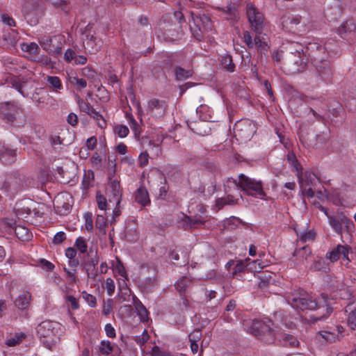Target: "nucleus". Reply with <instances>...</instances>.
Returning a JSON list of instances; mask_svg holds the SVG:
<instances>
[{"label": "nucleus", "instance_id": "f257e3e1", "mask_svg": "<svg viewBox=\"0 0 356 356\" xmlns=\"http://www.w3.org/2000/svg\"><path fill=\"white\" fill-rule=\"evenodd\" d=\"M244 329L266 344H272L277 340L280 346L291 348L298 347L300 342L293 335L283 333L275 329L270 321L248 319L243 321Z\"/></svg>", "mask_w": 356, "mask_h": 356}, {"label": "nucleus", "instance_id": "f03ea898", "mask_svg": "<svg viewBox=\"0 0 356 356\" xmlns=\"http://www.w3.org/2000/svg\"><path fill=\"white\" fill-rule=\"evenodd\" d=\"M322 41L309 42L306 47V54L316 74L323 80L330 81L333 74L329 51Z\"/></svg>", "mask_w": 356, "mask_h": 356}, {"label": "nucleus", "instance_id": "7ed1b4c3", "mask_svg": "<svg viewBox=\"0 0 356 356\" xmlns=\"http://www.w3.org/2000/svg\"><path fill=\"white\" fill-rule=\"evenodd\" d=\"M287 302L296 310L305 311L306 309H321L325 312L321 315L315 317L314 321H320L327 318L332 312V308L329 303L328 296L325 293H321L318 300H313L312 298L305 292L292 293L286 298Z\"/></svg>", "mask_w": 356, "mask_h": 356}, {"label": "nucleus", "instance_id": "20e7f679", "mask_svg": "<svg viewBox=\"0 0 356 356\" xmlns=\"http://www.w3.org/2000/svg\"><path fill=\"white\" fill-rule=\"evenodd\" d=\"M23 106L15 101L0 102V121L12 127H24L26 118Z\"/></svg>", "mask_w": 356, "mask_h": 356}, {"label": "nucleus", "instance_id": "39448f33", "mask_svg": "<svg viewBox=\"0 0 356 356\" xmlns=\"http://www.w3.org/2000/svg\"><path fill=\"white\" fill-rule=\"evenodd\" d=\"M234 182L248 195L258 197L261 200L266 199V194L264 192L261 181H257L243 174H241L238 176V181L237 182L236 180H234Z\"/></svg>", "mask_w": 356, "mask_h": 356}, {"label": "nucleus", "instance_id": "423d86ee", "mask_svg": "<svg viewBox=\"0 0 356 356\" xmlns=\"http://www.w3.org/2000/svg\"><path fill=\"white\" fill-rule=\"evenodd\" d=\"M24 181L18 173L9 174L0 177V191L9 197H14L22 190Z\"/></svg>", "mask_w": 356, "mask_h": 356}, {"label": "nucleus", "instance_id": "0eeeda50", "mask_svg": "<svg viewBox=\"0 0 356 356\" xmlns=\"http://www.w3.org/2000/svg\"><path fill=\"white\" fill-rule=\"evenodd\" d=\"M213 27L211 19L207 15L193 16V24H190L191 33L197 40H202L205 34L211 31Z\"/></svg>", "mask_w": 356, "mask_h": 356}, {"label": "nucleus", "instance_id": "6e6552de", "mask_svg": "<svg viewBox=\"0 0 356 356\" xmlns=\"http://www.w3.org/2000/svg\"><path fill=\"white\" fill-rule=\"evenodd\" d=\"M246 15L252 29L257 33H261L264 27V16L252 3L246 6Z\"/></svg>", "mask_w": 356, "mask_h": 356}, {"label": "nucleus", "instance_id": "1a4fd4ad", "mask_svg": "<svg viewBox=\"0 0 356 356\" xmlns=\"http://www.w3.org/2000/svg\"><path fill=\"white\" fill-rule=\"evenodd\" d=\"M59 325L56 322L50 321H45L40 323L36 327V332L38 336L42 339H52L57 333V327ZM42 343L49 348H50L51 341L48 339H44Z\"/></svg>", "mask_w": 356, "mask_h": 356}, {"label": "nucleus", "instance_id": "9d476101", "mask_svg": "<svg viewBox=\"0 0 356 356\" xmlns=\"http://www.w3.org/2000/svg\"><path fill=\"white\" fill-rule=\"evenodd\" d=\"M65 256L68 259V264L71 267L83 266L86 269L88 276H89L87 264L88 261L89 254L81 253L77 252L74 248H67L65 250Z\"/></svg>", "mask_w": 356, "mask_h": 356}, {"label": "nucleus", "instance_id": "9b49d317", "mask_svg": "<svg viewBox=\"0 0 356 356\" xmlns=\"http://www.w3.org/2000/svg\"><path fill=\"white\" fill-rule=\"evenodd\" d=\"M234 134L241 140H250L256 132L255 124L249 120H243L235 124Z\"/></svg>", "mask_w": 356, "mask_h": 356}, {"label": "nucleus", "instance_id": "f8f14e48", "mask_svg": "<svg viewBox=\"0 0 356 356\" xmlns=\"http://www.w3.org/2000/svg\"><path fill=\"white\" fill-rule=\"evenodd\" d=\"M168 108V104L164 100L152 99L147 102V113L154 118L164 116Z\"/></svg>", "mask_w": 356, "mask_h": 356}, {"label": "nucleus", "instance_id": "ddd939ff", "mask_svg": "<svg viewBox=\"0 0 356 356\" xmlns=\"http://www.w3.org/2000/svg\"><path fill=\"white\" fill-rule=\"evenodd\" d=\"M24 16L26 21L31 25L38 23L39 10L37 1L26 0L23 5Z\"/></svg>", "mask_w": 356, "mask_h": 356}, {"label": "nucleus", "instance_id": "4468645a", "mask_svg": "<svg viewBox=\"0 0 356 356\" xmlns=\"http://www.w3.org/2000/svg\"><path fill=\"white\" fill-rule=\"evenodd\" d=\"M243 41L249 49L256 48L257 51L262 54L267 51L268 47L265 41H263L260 36H255L254 40L249 31H244L243 34Z\"/></svg>", "mask_w": 356, "mask_h": 356}, {"label": "nucleus", "instance_id": "2eb2a0df", "mask_svg": "<svg viewBox=\"0 0 356 356\" xmlns=\"http://www.w3.org/2000/svg\"><path fill=\"white\" fill-rule=\"evenodd\" d=\"M350 253H352L350 247L347 245H338L332 251L326 254V258L332 262L337 261L339 259L350 261V259L348 257Z\"/></svg>", "mask_w": 356, "mask_h": 356}, {"label": "nucleus", "instance_id": "dca6fc26", "mask_svg": "<svg viewBox=\"0 0 356 356\" xmlns=\"http://www.w3.org/2000/svg\"><path fill=\"white\" fill-rule=\"evenodd\" d=\"M69 198L70 197L66 194H60L55 197L54 207L58 214L65 216L70 212L71 204L68 202Z\"/></svg>", "mask_w": 356, "mask_h": 356}, {"label": "nucleus", "instance_id": "f3484780", "mask_svg": "<svg viewBox=\"0 0 356 356\" xmlns=\"http://www.w3.org/2000/svg\"><path fill=\"white\" fill-rule=\"evenodd\" d=\"M2 47L3 49L13 51L18 41V33L13 29L4 31L2 35Z\"/></svg>", "mask_w": 356, "mask_h": 356}, {"label": "nucleus", "instance_id": "a211bd4d", "mask_svg": "<svg viewBox=\"0 0 356 356\" xmlns=\"http://www.w3.org/2000/svg\"><path fill=\"white\" fill-rule=\"evenodd\" d=\"M108 190L110 193L109 201L115 202L116 205L120 204L122 200V191L120 181L116 179H112V178L109 177Z\"/></svg>", "mask_w": 356, "mask_h": 356}, {"label": "nucleus", "instance_id": "6ab92c4d", "mask_svg": "<svg viewBox=\"0 0 356 356\" xmlns=\"http://www.w3.org/2000/svg\"><path fill=\"white\" fill-rule=\"evenodd\" d=\"M301 16L286 15L282 18L283 29L289 32H295L298 30V26L300 24Z\"/></svg>", "mask_w": 356, "mask_h": 356}, {"label": "nucleus", "instance_id": "aec40b11", "mask_svg": "<svg viewBox=\"0 0 356 356\" xmlns=\"http://www.w3.org/2000/svg\"><path fill=\"white\" fill-rule=\"evenodd\" d=\"M298 179L300 188H303L304 187L313 188L320 182L319 178L317 177L314 173L307 171L302 173L300 176H298Z\"/></svg>", "mask_w": 356, "mask_h": 356}, {"label": "nucleus", "instance_id": "412c9836", "mask_svg": "<svg viewBox=\"0 0 356 356\" xmlns=\"http://www.w3.org/2000/svg\"><path fill=\"white\" fill-rule=\"evenodd\" d=\"M16 149L5 145H0V161L6 164H11L16 160Z\"/></svg>", "mask_w": 356, "mask_h": 356}, {"label": "nucleus", "instance_id": "4be33fe9", "mask_svg": "<svg viewBox=\"0 0 356 356\" xmlns=\"http://www.w3.org/2000/svg\"><path fill=\"white\" fill-rule=\"evenodd\" d=\"M188 126L191 131L200 136L208 135L211 131L209 124L206 121L191 122L188 123Z\"/></svg>", "mask_w": 356, "mask_h": 356}, {"label": "nucleus", "instance_id": "5701e85b", "mask_svg": "<svg viewBox=\"0 0 356 356\" xmlns=\"http://www.w3.org/2000/svg\"><path fill=\"white\" fill-rule=\"evenodd\" d=\"M106 153V147L104 144H101L98 152H95L90 162L92 167L97 170H102L104 165L103 158L105 157Z\"/></svg>", "mask_w": 356, "mask_h": 356}, {"label": "nucleus", "instance_id": "b1692460", "mask_svg": "<svg viewBox=\"0 0 356 356\" xmlns=\"http://www.w3.org/2000/svg\"><path fill=\"white\" fill-rule=\"evenodd\" d=\"M74 169V164H72L71 167L65 166L64 168L63 166H58L56 170L60 176V182L63 184L70 183L75 175Z\"/></svg>", "mask_w": 356, "mask_h": 356}, {"label": "nucleus", "instance_id": "393cba45", "mask_svg": "<svg viewBox=\"0 0 356 356\" xmlns=\"http://www.w3.org/2000/svg\"><path fill=\"white\" fill-rule=\"evenodd\" d=\"M31 77L28 76H19L13 78L10 83L13 88H15L23 97H27L28 94L24 92V88L29 83Z\"/></svg>", "mask_w": 356, "mask_h": 356}, {"label": "nucleus", "instance_id": "a878e982", "mask_svg": "<svg viewBox=\"0 0 356 356\" xmlns=\"http://www.w3.org/2000/svg\"><path fill=\"white\" fill-rule=\"evenodd\" d=\"M294 257L299 261L300 264H306L309 263L312 257L311 248L306 245L301 248L296 250L294 252Z\"/></svg>", "mask_w": 356, "mask_h": 356}, {"label": "nucleus", "instance_id": "bb28decb", "mask_svg": "<svg viewBox=\"0 0 356 356\" xmlns=\"http://www.w3.org/2000/svg\"><path fill=\"white\" fill-rule=\"evenodd\" d=\"M63 40L62 35H44L39 39V42L40 45L43 47L44 50L49 51V50H53L52 47L55 44L54 42H60Z\"/></svg>", "mask_w": 356, "mask_h": 356}, {"label": "nucleus", "instance_id": "cd10ccee", "mask_svg": "<svg viewBox=\"0 0 356 356\" xmlns=\"http://www.w3.org/2000/svg\"><path fill=\"white\" fill-rule=\"evenodd\" d=\"M134 196L135 202L142 207H145L150 203L148 192L143 186H140L137 189Z\"/></svg>", "mask_w": 356, "mask_h": 356}, {"label": "nucleus", "instance_id": "c85d7f7f", "mask_svg": "<svg viewBox=\"0 0 356 356\" xmlns=\"http://www.w3.org/2000/svg\"><path fill=\"white\" fill-rule=\"evenodd\" d=\"M29 202V200H21L16 203L14 209L18 218H26L27 215L31 213V209L28 206V203Z\"/></svg>", "mask_w": 356, "mask_h": 356}, {"label": "nucleus", "instance_id": "c756f323", "mask_svg": "<svg viewBox=\"0 0 356 356\" xmlns=\"http://www.w3.org/2000/svg\"><path fill=\"white\" fill-rule=\"evenodd\" d=\"M356 26L353 21L351 19L343 22L337 29V33L342 38L346 37L348 35L355 31Z\"/></svg>", "mask_w": 356, "mask_h": 356}, {"label": "nucleus", "instance_id": "7c9ffc66", "mask_svg": "<svg viewBox=\"0 0 356 356\" xmlns=\"http://www.w3.org/2000/svg\"><path fill=\"white\" fill-rule=\"evenodd\" d=\"M8 225L10 228L15 229V233L18 238L22 241H29L31 237V234L29 232V229L21 226H15V222L11 221L8 223Z\"/></svg>", "mask_w": 356, "mask_h": 356}, {"label": "nucleus", "instance_id": "2f4dec72", "mask_svg": "<svg viewBox=\"0 0 356 356\" xmlns=\"http://www.w3.org/2000/svg\"><path fill=\"white\" fill-rule=\"evenodd\" d=\"M193 279L191 276L185 275L179 278L175 284L176 290L182 296L188 288L192 285Z\"/></svg>", "mask_w": 356, "mask_h": 356}, {"label": "nucleus", "instance_id": "473e14b6", "mask_svg": "<svg viewBox=\"0 0 356 356\" xmlns=\"http://www.w3.org/2000/svg\"><path fill=\"white\" fill-rule=\"evenodd\" d=\"M305 56V54L300 55V57L297 56L296 54H292L291 55H289L287 61L289 63H293L297 67L296 70L302 71L306 66Z\"/></svg>", "mask_w": 356, "mask_h": 356}, {"label": "nucleus", "instance_id": "72a5a7b5", "mask_svg": "<svg viewBox=\"0 0 356 356\" xmlns=\"http://www.w3.org/2000/svg\"><path fill=\"white\" fill-rule=\"evenodd\" d=\"M238 199H235L232 195L218 198L216 200V207L218 210L222 209L225 205H234L238 204Z\"/></svg>", "mask_w": 356, "mask_h": 356}, {"label": "nucleus", "instance_id": "f704fd0d", "mask_svg": "<svg viewBox=\"0 0 356 356\" xmlns=\"http://www.w3.org/2000/svg\"><path fill=\"white\" fill-rule=\"evenodd\" d=\"M134 306L140 320L143 322L147 321L149 312L143 303L139 300H134Z\"/></svg>", "mask_w": 356, "mask_h": 356}, {"label": "nucleus", "instance_id": "c9c22d12", "mask_svg": "<svg viewBox=\"0 0 356 356\" xmlns=\"http://www.w3.org/2000/svg\"><path fill=\"white\" fill-rule=\"evenodd\" d=\"M20 47L22 51L28 52L30 55L33 56H37L39 54V47L35 42H22L20 44Z\"/></svg>", "mask_w": 356, "mask_h": 356}, {"label": "nucleus", "instance_id": "e433bc0d", "mask_svg": "<svg viewBox=\"0 0 356 356\" xmlns=\"http://www.w3.org/2000/svg\"><path fill=\"white\" fill-rule=\"evenodd\" d=\"M193 75L191 70H185L181 67L177 66L175 70V76L177 81H184Z\"/></svg>", "mask_w": 356, "mask_h": 356}, {"label": "nucleus", "instance_id": "4c0bfd02", "mask_svg": "<svg viewBox=\"0 0 356 356\" xmlns=\"http://www.w3.org/2000/svg\"><path fill=\"white\" fill-rule=\"evenodd\" d=\"M30 300V293L26 292L18 296V298L15 301V304L19 309H24L29 305Z\"/></svg>", "mask_w": 356, "mask_h": 356}, {"label": "nucleus", "instance_id": "58836bf2", "mask_svg": "<svg viewBox=\"0 0 356 356\" xmlns=\"http://www.w3.org/2000/svg\"><path fill=\"white\" fill-rule=\"evenodd\" d=\"M222 67L229 72H233L235 70V65L233 63L232 57L229 55L222 56L220 60Z\"/></svg>", "mask_w": 356, "mask_h": 356}, {"label": "nucleus", "instance_id": "ea45409f", "mask_svg": "<svg viewBox=\"0 0 356 356\" xmlns=\"http://www.w3.org/2000/svg\"><path fill=\"white\" fill-rule=\"evenodd\" d=\"M330 226L338 233L341 234L343 232L342 217L337 218L328 216Z\"/></svg>", "mask_w": 356, "mask_h": 356}, {"label": "nucleus", "instance_id": "a19ab883", "mask_svg": "<svg viewBox=\"0 0 356 356\" xmlns=\"http://www.w3.org/2000/svg\"><path fill=\"white\" fill-rule=\"evenodd\" d=\"M90 118H92L96 122L97 125L104 129L106 127V122L102 114L97 112L95 109L90 108Z\"/></svg>", "mask_w": 356, "mask_h": 356}, {"label": "nucleus", "instance_id": "79ce46f5", "mask_svg": "<svg viewBox=\"0 0 356 356\" xmlns=\"http://www.w3.org/2000/svg\"><path fill=\"white\" fill-rule=\"evenodd\" d=\"M74 248L77 252L81 253L89 254L87 252L88 245L86 238L83 237H78L74 243Z\"/></svg>", "mask_w": 356, "mask_h": 356}, {"label": "nucleus", "instance_id": "37998d69", "mask_svg": "<svg viewBox=\"0 0 356 356\" xmlns=\"http://www.w3.org/2000/svg\"><path fill=\"white\" fill-rule=\"evenodd\" d=\"M26 337L25 334L20 333V334H15L13 337L8 339L6 341V344L8 346L13 347L16 346L17 344L20 343L22 342L23 339H24Z\"/></svg>", "mask_w": 356, "mask_h": 356}, {"label": "nucleus", "instance_id": "c03bdc74", "mask_svg": "<svg viewBox=\"0 0 356 356\" xmlns=\"http://www.w3.org/2000/svg\"><path fill=\"white\" fill-rule=\"evenodd\" d=\"M246 264L248 272H259L264 267L258 260L250 261V259H246Z\"/></svg>", "mask_w": 356, "mask_h": 356}, {"label": "nucleus", "instance_id": "a18cd8bd", "mask_svg": "<svg viewBox=\"0 0 356 356\" xmlns=\"http://www.w3.org/2000/svg\"><path fill=\"white\" fill-rule=\"evenodd\" d=\"M305 47L298 42H292L290 45L289 50H290V54H296L297 56H300V55H303L304 54H306V51H304Z\"/></svg>", "mask_w": 356, "mask_h": 356}, {"label": "nucleus", "instance_id": "49530a36", "mask_svg": "<svg viewBox=\"0 0 356 356\" xmlns=\"http://www.w3.org/2000/svg\"><path fill=\"white\" fill-rule=\"evenodd\" d=\"M248 272L247 269V264H246V260L245 261H237V263L236 264L234 270L232 272L233 277L236 276L238 274L241 273H245Z\"/></svg>", "mask_w": 356, "mask_h": 356}, {"label": "nucleus", "instance_id": "de8ad7c7", "mask_svg": "<svg viewBox=\"0 0 356 356\" xmlns=\"http://www.w3.org/2000/svg\"><path fill=\"white\" fill-rule=\"evenodd\" d=\"M113 350V347L109 341H102L99 346V351L101 354L108 355Z\"/></svg>", "mask_w": 356, "mask_h": 356}, {"label": "nucleus", "instance_id": "09e8293b", "mask_svg": "<svg viewBox=\"0 0 356 356\" xmlns=\"http://www.w3.org/2000/svg\"><path fill=\"white\" fill-rule=\"evenodd\" d=\"M162 141L163 140L162 139H160V138H158L156 141L154 140H149L148 141V145L149 146V147L152 149H154V154L156 156H159L161 154V145L162 143Z\"/></svg>", "mask_w": 356, "mask_h": 356}, {"label": "nucleus", "instance_id": "8fccbe9b", "mask_svg": "<svg viewBox=\"0 0 356 356\" xmlns=\"http://www.w3.org/2000/svg\"><path fill=\"white\" fill-rule=\"evenodd\" d=\"M103 288L106 290L108 296H112L115 289L113 280L111 277L107 278L103 284Z\"/></svg>", "mask_w": 356, "mask_h": 356}, {"label": "nucleus", "instance_id": "3c124183", "mask_svg": "<svg viewBox=\"0 0 356 356\" xmlns=\"http://www.w3.org/2000/svg\"><path fill=\"white\" fill-rule=\"evenodd\" d=\"M31 98L33 99V101H34L36 104V106L38 107H44V103H45V101L49 99V96L48 95H44V96H42V97H38V92H34L33 93L32 96L31 97Z\"/></svg>", "mask_w": 356, "mask_h": 356}, {"label": "nucleus", "instance_id": "603ef678", "mask_svg": "<svg viewBox=\"0 0 356 356\" xmlns=\"http://www.w3.org/2000/svg\"><path fill=\"white\" fill-rule=\"evenodd\" d=\"M51 2L56 8H60L65 12L68 10L69 0H47Z\"/></svg>", "mask_w": 356, "mask_h": 356}, {"label": "nucleus", "instance_id": "864d4df0", "mask_svg": "<svg viewBox=\"0 0 356 356\" xmlns=\"http://www.w3.org/2000/svg\"><path fill=\"white\" fill-rule=\"evenodd\" d=\"M96 201L99 209L106 210L107 207V201L106 197L102 194H101L99 191L97 192Z\"/></svg>", "mask_w": 356, "mask_h": 356}, {"label": "nucleus", "instance_id": "5fc2aeb1", "mask_svg": "<svg viewBox=\"0 0 356 356\" xmlns=\"http://www.w3.org/2000/svg\"><path fill=\"white\" fill-rule=\"evenodd\" d=\"M321 334L325 339V341L330 343H333L335 342L337 340H339V336L334 332L328 331H322Z\"/></svg>", "mask_w": 356, "mask_h": 356}, {"label": "nucleus", "instance_id": "6e6d98bb", "mask_svg": "<svg viewBox=\"0 0 356 356\" xmlns=\"http://www.w3.org/2000/svg\"><path fill=\"white\" fill-rule=\"evenodd\" d=\"M113 270L123 277H126L127 273L122 261L117 259L116 264L113 265Z\"/></svg>", "mask_w": 356, "mask_h": 356}, {"label": "nucleus", "instance_id": "4d7b16f0", "mask_svg": "<svg viewBox=\"0 0 356 356\" xmlns=\"http://www.w3.org/2000/svg\"><path fill=\"white\" fill-rule=\"evenodd\" d=\"M315 237V234L312 231H304L300 234L299 238L302 243L308 241H312Z\"/></svg>", "mask_w": 356, "mask_h": 356}, {"label": "nucleus", "instance_id": "13d9d810", "mask_svg": "<svg viewBox=\"0 0 356 356\" xmlns=\"http://www.w3.org/2000/svg\"><path fill=\"white\" fill-rule=\"evenodd\" d=\"M343 231L350 232L354 228L353 222L346 216H342Z\"/></svg>", "mask_w": 356, "mask_h": 356}, {"label": "nucleus", "instance_id": "bf43d9fd", "mask_svg": "<svg viewBox=\"0 0 356 356\" xmlns=\"http://www.w3.org/2000/svg\"><path fill=\"white\" fill-rule=\"evenodd\" d=\"M347 321L348 326L352 330L356 329V309L350 312Z\"/></svg>", "mask_w": 356, "mask_h": 356}, {"label": "nucleus", "instance_id": "052dcab7", "mask_svg": "<svg viewBox=\"0 0 356 356\" xmlns=\"http://www.w3.org/2000/svg\"><path fill=\"white\" fill-rule=\"evenodd\" d=\"M89 190V175H87L85 172L83 181H82V191L83 197L86 198L88 197Z\"/></svg>", "mask_w": 356, "mask_h": 356}, {"label": "nucleus", "instance_id": "680f3d73", "mask_svg": "<svg viewBox=\"0 0 356 356\" xmlns=\"http://www.w3.org/2000/svg\"><path fill=\"white\" fill-rule=\"evenodd\" d=\"M115 131L118 134L119 137L124 138L126 137L129 133V129L125 125H118L115 127Z\"/></svg>", "mask_w": 356, "mask_h": 356}, {"label": "nucleus", "instance_id": "e2e57ef3", "mask_svg": "<svg viewBox=\"0 0 356 356\" xmlns=\"http://www.w3.org/2000/svg\"><path fill=\"white\" fill-rule=\"evenodd\" d=\"M113 300L108 299L106 301L103 300V309L102 314L105 316H108L112 311Z\"/></svg>", "mask_w": 356, "mask_h": 356}, {"label": "nucleus", "instance_id": "0e129e2a", "mask_svg": "<svg viewBox=\"0 0 356 356\" xmlns=\"http://www.w3.org/2000/svg\"><path fill=\"white\" fill-rule=\"evenodd\" d=\"M149 339V334L147 333V331L145 329L143 332V333L140 335L136 336L135 341L136 343L140 346L145 343L147 340Z\"/></svg>", "mask_w": 356, "mask_h": 356}, {"label": "nucleus", "instance_id": "69168bd1", "mask_svg": "<svg viewBox=\"0 0 356 356\" xmlns=\"http://www.w3.org/2000/svg\"><path fill=\"white\" fill-rule=\"evenodd\" d=\"M149 161V154L145 151L144 152H141L138 156V165L141 168L145 167L148 164Z\"/></svg>", "mask_w": 356, "mask_h": 356}, {"label": "nucleus", "instance_id": "338daca9", "mask_svg": "<svg viewBox=\"0 0 356 356\" xmlns=\"http://www.w3.org/2000/svg\"><path fill=\"white\" fill-rule=\"evenodd\" d=\"M201 331L199 329H196L189 334L188 338L190 342L197 343V341L201 339Z\"/></svg>", "mask_w": 356, "mask_h": 356}, {"label": "nucleus", "instance_id": "774afa93", "mask_svg": "<svg viewBox=\"0 0 356 356\" xmlns=\"http://www.w3.org/2000/svg\"><path fill=\"white\" fill-rule=\"evenodd\" d=\"M47 81L56 89L60 88L62 86L60 80L58 76H48Z\"/></svg>", "mask_w": 356, "mask_h": 356}]
</instances>
